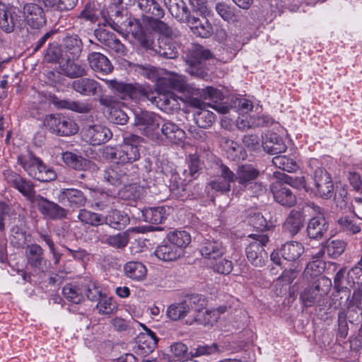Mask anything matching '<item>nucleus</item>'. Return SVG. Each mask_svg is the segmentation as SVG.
I'll use <instances>...</instances> for the list:
<instances>
[{
    "instance_id": "obj_1",
    "label": "nucleus",
    "mask_w": 362,
    "mask_h": 362,
    "mask_svg": "<svg viewBox=\"0 0 362 362\" xmlns=\"http://www.w3.org/2000/svg\"><path fill=\"white\" fill-rule=\"evenodd\" d=\"M140 137L132 134L124 138L123 143L118 146H105L103 156L106 159L111 160L119 165L124 166L132 163L140 158L138 144Z\"/></svg>"
},
{
    "instance_id": "obj_56",
    "label": "nucleus",
    "mask_w": 362,
    "mask_h": 362,
    "mask_svg": "<svg viewBox=\"0 0 362 362\" xmlns=\"http://www.w3.org/2000/svg\"><path fill=\"white\" fill-rule=\"evenodd\" d=\"M216 11L220 17L228 22L235 20V8L223 2H218L216 5Z\"/></svg>"
},
{
    "instance_id": "obj_62",
    "label": "nucleus",
    "mask_w": 362,
    "mask_h": 362,
    "mask_svg": "<svg viewBox=\"0 0 362 362\" xmlns=\"http://www.w3.org/2000/svg\"><path fill=\"white\" fill-rule=\"evenodd\" d=\"M134 33L136 34V40L140 44V45L144 48L146 51H151L153 52V45H156L151 34L146 33V32Z\"/></svg>"
},
{
    "instance_id": "obj_5",
    "label": "nucleus",
    "mask_w": 362,
    "mask_h": 362,
    "mask_svg": "<svg viewBox=\"0 0 362 362\" xmlns=\"http://www.w3.org/2000/svg\"><path fill=\"white\" fill-rule=\"evenodd\" d=\"M248 238L253 240L245 247V253L248 261L256 267H262L267 261V252L264 247L268 243L269 236L264 233H252Z\"/></svg>"
},
{
    "instance_id": "obj_32",
    "label": "nucleus",
    "mask_w": 362,
    "mask_h": 362,
    "mask_svg": "<svg viewBox=\"0 0 362 362\" xmlns=\"http://www.w3.org/2000/svg\"><path fill=\"white\" fill-rule=\"evenodd\" d=\"M328 224L322 216L312 218L307 226L308 236L311 239H320L327 233Z\"/></svg>"
},
{
    "instance_id": "obj_36",
    "label": "nucleus",
    "mask_w": 362,
    "mask_h": 362,
    "mask_svg": "<svg viewBox=\"0 0 362 362\" xmlns=\"http://www.w3.org/2000/svg\"><path fill=\"white\" fill-rule=\"evenodd\" d=\"M129 222V218L127 214L117 209L111 210L103 217V223L117 230L124 228Z\"/></svg>"
},
{
    "instance_id": "obj_23",
    "label": "nucleus",
    "mask_w": 362,
    "mask_h": 362,
    "mask_svg": "<svg viewBox=\"0 0 362 362\" xmlns=\"http://www.w3.org/2000/svg\"><path fill=\"white\" fill-rule=\"evenodd\" d=\"M135 2L147 18L158 20L165 16V11L156 0H135Z\"/></svg>"
},
{
    "instance_id": "obj_26",
    "label": "nucleus",
    "mask_w": 362,
    "mask_h": 362,
    "mask_svg": "<svg viewBox=\"0 0 362 362\" xmlns=\"http://www.w3.org/2000/svg\"><path fill=\"white\" fill-rule=\"evenodd\" d=\"M262 147L269 154H278L286 151L287 147L284 139L276 133L269 132L262 140Z\"/></svg>"
},
{
    "instance_id": "obj_63",
    "label": "nucleus",
    "mask_w": 362,
    "mask_h": 362,
    "mask_svg": "<svg viewBox=\"0 0 362 362\" xmlns=\"http://www.w3.org/2000/svg\"><path fill=\"white\" fill-rule=\"evenodd\" d=\"M213 269L215 272L221 274H229L233 269V263L227 259H221L218 261L211 262Z\"/></svg>"
},
{
    "instance_id": "obj_41",
    "label": "nucleus",
    "mask_w": 362,
    "mask_h": 362,
    "mask_svg": "<svg viewBox=\"0 0 362 362\" xmlns=\"http://www.w3.org/2000/svg\"><path fill=\"white\" fill-rule=\"evenodd\" d=\"M44 60L47 63H57L60 67L66 60L62 46L57 42L49 44L44 54Z\"/></svg>"
},
{
    "instance_id": "obj_64",
    "label": "nucleus",
    "mask_w": 362,
    "mask_h": 362,
    "mask_svg": "<svg viewBox=\"0 0 362 362\" xmlns=\"http://www.w3.org/2000/svg\"><path fill=\"white\" fill-rule=\"evenodd\" d=\"M186 165L189 168L188 174L190 176H195L202 168L201 160L196 155H190L187 160Z\"/></svg>"
},
{
    "instance_id": "obj_11",
    "label": "nucleus",
    "mask_w": 362,
    "mask_h": 362,
    "mask_svg": "<svg viewBox=\"0 0 362 362\" xmlns=\"http://www.w3.org/2000/svg\"><path fill=\"white\" fill-rule=\"evenodd\" d=\"M34 203L39 211L49 219L62 220L67 217L69 211L66 209L40 194L37 195Z\"/></svg>"
},
{
    "instance_id": "obj_7",
    "label": "nucleus",
    "mask_w": 362,
    "mask_h": 362,
    "mask_svg": "<svg viewBox=\"0 0 362 362\" xmlns=\"http://www.w3.org/2000/svg\"><path fill=\"white\" fill-rule=\"evenodd\" d=\"M83 141L93 146H98L109 141L112 133L105 125L93 124L85 126L81 130Z\"/></svg>"
},
{
    "instance_id": "obj_18",
    "label": "nucleus",
    "mask_w": 362,
    "mask_h": 362,
    "mask_svg": "<svg viewBox=\"0 0 362 362\" xmlns=\"http://www.w3.org/2000/svg\"><path fill=\"white\" fill-rule=\"evenodd\" d=\"M71 87L76 92L85 96H94L102 92V86L99 82L93 78L83 76L74 81Z\"/></svg>"
},
{
    "instance_id": "obj_42",
    "label": "nucleus",
    "mask_w": 362,
    "mask_h": 362,
    "mask_svg": "<svg viewBox=\"0 0 362 362\" xmlns=\"http://www.w3.org/2000/svg\"><path fill=\"white\" fill-rule=\"evenodd\" d=\"M160 98L161 100L159 104L160 107L166 112L177 111L181 109V103H185L181 97L172 92L161 94Z\"/></svg>"
},
{
    "instance_id": "obj_61",
    "label": "nucleus",
    "mask_w": 362,
    "mask_h": 362,
    "mask_svg": "<svg viewBox=\"0 0 362 362\" xmlns=\"http://www.w3.org/2000/svg\"><path fill=\"white\" fill-rule=\"evenodd\" d=\"M134 33L136 34V40L140 44V45L144 48L146 51H151L153 52V45H156L151 34L146 33V32Z\"/></svg>"
},
{
    "instance_id": "obj_37",
    "label": "nucleus",
    "mask_w": 362,
    "mask_h": 362,
    "mask_svg": "<svg viewBox=\"0 0 362 362\" xmlns=\"http://www.w3.org/2000/svg\"><path fill=\"white\" fill-rule=\"evenodd\" d=\"M305 252L304 246L297 241H288L283 244L281 247L282 257L291 262L297 260Z\"/></svg>"
},
{
    "instance_id": "obj_29",
    "label": "nucleus",
    "mask_w": 362,
    "mask_h": 362,
    "mask_svg": "<svg viewBox=\"0 0 362 362\" xmlns=\"http://www.w3.org/2000/svg\"><path fill=\"white\" fill-rule=\"evenodd\" d=\"M171 15L181 22H190V11L183 0H164Z\"/></svg>"
},
{
    "instance_id": "obj_48",
    "label": "nucleus",
    "mask_w": 362,
    "mask_h": 362,
    "mask_svg": "<svg viewBox=\"0 0 362 362\" xmlns=\"http://www.w3.org/2000/svg\"><path fill=\"white\" fill-rule=\"evenodd\" d=\"M346 245V243L343 240L328 239L325 240L327 256L332 259H337L344 253Z\"/></svg>"
},
{
    "instance_id": "obj_10",
    "label": "nucleus",
    "mask_w": 362,
    "mask_h": 362,
    "mask_svg": "<svg viewBox=\"0 0 362 362\" xmlns=\"http://www.w3.org/2000/svg\"><path fill=\"white\" fill-rule=\"evenodd\" d=\"M159 117L151 112L135 114L134 124L148 137L154 139L158 136Z\"/></svg>"
},
{
    "instance_id": "obj_31",
    "label": "nucleus",
    "mask_w": 362,
    "mask_h": 362,
    "mask_svg": "<svg viewBox=\"0 0 362 362\" xmlns=\"http://www.w3.org/2000/svg\"><path fill=\"white\" fill-rule=\"evenodd\" d=\"M305 217L302 212L293 209L284 223V228L291 236L297 234L303 227Z\"/></svg>"
},
{
    "instance_id": "obj_58",
    "label": "nucleus",
    "mask_w": 362,
    "mask_h": 362,
    "mask_svg": "<svg viewBox=\"0 0 362 362\" xmlns=\"http://www.w3.org/2000/svg\"><path fill=\"white\" fill-rule=\"evenodd\" d=\"M109 119L115 124L124 125L128 122L129 116L124 110L112 107L110 111Z\"/></svg>"
},
{
    "instance_id": "obj_12",
    "label": "nucleus",
    "mask_w": 362,
    "mask_h": 362,
    "mask_svg": "<svg viewBox=\"0 0 362 362\" xmlns=\"http://www.w3.org/2000/svg\"><path fill=\"white\" fill-rule=\"evenodd\" d=\"M204 300L201 298V301L195 303L197 309H193L192 315L189 316L185 322L187 325H192L194 323L202 325L204 326H213L218 320V312H212L205 309Z\"/></svg>"
},
{
    "instance_id": "obj_47",
    "label": "nucleus",
    "mask_w": 362,
    "mask_h": 362,
    "mask_svg": "<svg viewBox=\"0 0 362 362\" xmlns=\"http://www.w3.org/2000/svg\"><path fill=\"white\" fill-rule=\"evenodd\" d=\"M337 223L340 231L348 235H355L361 230V225L357 223L354 217L344 216L338 218Z\"/></svg>"
},
{
    "instance_id": "obj_44",
    "label": "nucleus",
    "mask_w": 362,
    "mask_h": 362,
    "mask_svg": "<svg viewBox=\"0 0 362 362\" xmlns=\"http://www.w3.org/2000/svg\"><path fill=\"white\" fill-rule=\"evenodd\" d=\"M99 240L104 244H107L115 249L122 250L128 244L129 235L127 232L119 233L112 235H101Z\"/></svg>"
},
{
    "instance_id": "obj_49",
    "label": "nucleus",
    "mask_w": 362,
    "mask_h": 362,
    "mask_svg": "<svg viewBox=\"0 0 362 362\" xmlns=\"http://www.w3.org/2000/svg\"><path fill=\"white\" fill-rule=\"evenodd\" d=\"M321 296L320 286L319 285H315L305 288L300 293V298L305 306L310 307L317 300H320Z\"/></svg>"
},
{
    "instance_id": "obj_43",
    "label": "nucleus",
    "mask_w": 362,
    "mask_h": 362,
    "mask_svg": "<svg viewBox=\"0 0 362 362\" xmlns=\"http://www.w3.org/2000/svg\"><path fill=\"white\" fill-rule=\"evenodd\" d=\"M83 281L78 284H67L62 290L64 296L70 302L78 304L83 300Z\"/></svg>"
},
{
    "instance_id": "obj_25",
    "label": "nucleus",
    "mask_w": 362,
    "mask_h": 362,
    "mask_svg": "<svg viewBox=\"0 0 362 362\" xmlns=\"http://www.w3.org/2000/svg\"><path fill=\"white\" fill-rule=\"evenodd\" d=\"M218 140L229 159L234 161L245 159L246 153L240 144L223 135H219Z\"/></svg>"
},
{
    "instance_id": "obj_54",
    "label": "nucleus",
    "mask_w": 362,
    "mask_h": 362,
    "mask_svg": "<svg viewBox=\"0 0 362 362\" xmlns=\"http://www.w3.org/2000/svg\"><path fill=\"white\" fill-rule=\"evenodd\" d=\"M96 309L101 315H111L117 310V305L112 298L105 293L98 301Z\"/></svg>"
},
{
    "instance_id": "obj_4",
    "label": "nucleus",
    "mask_w": 362,
    "mask_h": 362,
    "mask_svg": "<svg viewBox=\"0 0 362 362\" xmlns=\"http://www.w3.org/2000/svg\"><path fill=\"white\" fill-rule=\"evenodd\" d=\"M211 54L209 49L203 46L192 45L184 57L187 67L186 71L191 76L204 78L206 73L204 70L203 62L209 59Z\"/></svg>"
},
{
    "instance_id": "obj_16",
    "label": "nucleus",
    "mask_w": 362,
    "mask_h": 362,
    "mask_svg": "<svg viewBox=\"0 0 362 362\" xmlns=\"http://www.w3.org/2000/svg\"><path fill=\"white\" fill-rule=\"evenodd\" d=\"M90 69L97 74L106 76L113 70V65L103 54L98 52H90L87 57Z\"/></svg>"
},
{
    "instance_id": "obj_55",
    "label": "nucleus",
    "mask_w": 362,
    "mask_h": 362,
    "mask_svg": "<svg viewBox=\"0 0 362 362\" xmlns=\"http://www.w3.org/2000/svg\"><path fill=\"white\" fill-rule=\"evenodd\" d=\"M77 217L81 223L93 226L103 223V216L101 214L91 212L86 209H81Z\"/></svg>"
},
{
    "instance_id": "obj_35",
    "label": "nucleus",
    "mask_w": 362,
    "mask_h": 362,
    "mask_svg": "<svg viewBox=\"0 0 362 362\" xmlns=\"http://www.w3.org/2000/svg\"><path fill=\"white\" fill-rule=\"evenodd\" d=\"M160 132L173 144H180L185 139V132L177 124L170 121L163 124Z\"/></svg>"
},
{
    "instance_id": "obj_30",
    "label": "nucleus",
    "mask_w": 362,
    "mask_h": 362,
    "mask_svg": "<svg viewBox=\"0 0 362 362\" xmlns=\"http://www.w3.org/2000/svg\"><path fill=\"white\" fill-rule=\"evenodd\" d=\"M154 254L160 260L172 262L182 256L183 250L170 243L158 245L156 248Z\"/></svg>"
},
{
    "instance_id": "obj_52",
    "label": "nucleus",
    "mask_w": 362,
    "mask_h": 362,
    "mask_svg": "<svg viewBox=\"0 0 362 362\" xmlns=\"http://www.w3.org/2000/svg\"><path fill=\"white\" fill-rule=\"evenodd\" d=\"M272 163L275 167L288 173L296 172L299 168L298 165L293 159L286 156L274 157Z\"/></svg>"
},
{
    "instance_id": "obj_24",
    "label": "nucleus",
    "mask_w": 362,
    "mask_h": 362,
    "mask_svg": "<svg viewBox=\"0 0 362 362\" xmlns=\"http://www.w3.org/2000/svg\"><path fill=\"white\" fill-rule=\"evenodd\" d=\"M260 175V171L253 165H240L236 170V181L244 188L251 184L252 182L258 180Z\"/></svg>"
},
{
    "instance_id": "obj_40",
    "label": "nucleus",
    "mask_w": 362,
    "mask_h": 362,
    "mask_svg": "<svg viewBox=\"0 0 362 362\" xmlns=\"http://www.w3.org/2000/svg\"><path fill=\"white\" fill-rule=\"evenodd\" d=\"M62 159L67 165L78 170H86L88 168H90L91 166H93V168L96 167V165L90 160L69 151L62 154Z\"/></svg>"
},
{
    "instance_id": "obj_34",
    "label": "nucleus",
    "mask_w": 362,
    "mask_h": 362,
    "mask_svg": "<svg viewBox=\"0 0 362 362\" xmlns=\"http://www.w3.org/2000/svg\"><path fill=\"white\" fill-rule=\"evenodd\" d=\"M60 73L70 78H81L86 75L83 65L75 62L72 57H67L59 68Z\"/></svg>"
},
{
    "instance_id": "obj_51",
    "label": "nucleus",
    "mask_w": 362,
    "mask_h": 362,
    "mask_svg": "<svg viewBox=\"0 0 362 362\" xmlns=\"http://www.w3.org/2000/svg\"><path fill=\"white\" fill-rule=\"evenodd\" d=\"M82 286L83 288V295L86 294L87 298L91 301H98L105 294L95 281L84 279Z\"/></svg>"
},
{
    "instance_id": "obj_60",
    "label": "nucleus",
    "mask_w": 362,
    "mask_h": 362,
    "mask_svg": "<svg viewBox=\"0 0 362 362\" xmlns=\"http://www.w3.org/2000/svg\"><path fill=\"white\" fill-rule=\"evenodd\" d=\"M98 15L94 7L90 4H87L83 11L77 16L76 22L78 21L85 20L91 23H94L98 21Z\"/></svg>"
},
{
    "instance_id": "obj_20",
    "label": "nucleus",
    "mask_w": 362,
    "mask_h": 362,
    "mask_svg": "<svg viewBox=\"0 0 362 362\" xmlns=\"http://www.w3.org/2000/svg\"><path fill=\"white\" fill-rule=\"evenodd\" d=\"M189 103L199 110L194 114V119L197 125L202 129H206L212 125L215 121L214 114L202 108L203 103L197 98H189Z\"/></svg>"
},
{
    "instance_id": "obj_28",
    "label": "nucleus",
    "mask_w": 362,
    "mask_h": 362,
    "mask_svg": "<svg viewBox=\"0 0 362 362\" xmlns=\"http://www.w3.org/2000/svg\"><path fill=\"white\" fill-rule=\"evenodd\" d=\"M83 42L78 35H67L63 40V49L65 57H72L77 59L83 50Z\"/></svg>"
},
{
    "instance_id": "obj_57",
    "label": "nucleus",
    "mask_w": 362,
    "mask_h": 362,
    "mask_svg": "<svg viewBox=\"0 0 362 362\" xmlns=\"http://www.w3.org/2000/svg\"><path fill=\"white\" fill-rule=\"evenodd\" d=\"M109 52L117 57H122L127 54V49L121 41L115 36L107 45Z\"/></svg>"
},
{
    "instance_id": "obj_39",
    "label": "nucleus",
    "mask_w": 362,
    "mask_h": 362,
    "mask_svg": "<svg viewBox=\"0 0 362 362\" xmlns=\"http://www.w3.org/2000/svg\"><path fill=\"white\" fill-rule=\"evenodd\" d=\"M123 269L126 277L136 281L144 280L147 274L146 266L140 262H128L124 265Z\"/></svg>"
},
{
    "instance_id": "obj_59",
    "label": "nucleus",
    "mask_w": 362,
    "mask_h": 362,
    "mask_svg": "<svg viewBox=\"0 0 362 362\" xmlns=\"http://www.w3.org/2000/svg\"><path fill=\"white\" fill-rule=\"evenodd\" d=\"M233 182L232 181L216 176L209 185L212 189L223 194L230 191V185Z\"/></svg>"
},
{
    "instance_id": "obj_8",
    "label": "nucleus",
    "mask_w": 362,
    "mask_h": 362,
    "mask_svg": "<svg viewBox=\"0 0 362 362\" xmlns=\"http://www.w3.org/2000/svg\"><path fill=\"white\" fill-rule=\"evenodd\" d=\"M201 301V296L199 294H192L185 298L179 303H174L168 306L166 315L172 320H180L192 313L193 309H197L195 303Z\"/></svg>"
},
{
    "instance_id": "obj_22",
    "label": "nucleus",
    "mask_w": 362,
    "mask_h": 362,
    "mask_svg": "<svg viewBox=\"0 0 362 362\" xmlns=\"http://www.w3.org/2000/svg\"><path fill=\"white\" fill-rule=\"evenodd\" d=\"M25 256L28 264L34 268L43 272L46 269V261L44 258V250L36 243L28 245Z\"/></svg>"
},
{
    "instance_id": "obj_13",
    "label": "nucleus",
    "mask_w": 362,
    "mask_h": 362,
    "mask_svg": "<svg viewBox=\"0 0 362 362\" xmlns=\"http://www.w3.org/2000/svg\"><path fill=\"white\" fill-rule=\"evenodd\" d=\"M4 177L8 182H9L29 201L33 203L35 202L37 199V195L35 194L34 189L35 185L31 181L23 178L20 175L12 171H7L6 173H4Z\"/></svg>"
},
{
    "instance_id": "obj_19",
    "label": "nucleus",
    "mask_w": 362,
    "mask_h": 362,
    "mask_svg": "<svg viewBox=\"0 0 362 362\" xmlns=\"http://www.w3.org/2000/svg\"><path fill=\"white\" fill-rule=\"evenodd\" d=\"M58 201L65 206L78 208L86 204V198L81 190L71 188L61 191L58 194Z\"/></svg>"
},
{
    "instance_id": "obj_17",
    "label": "nucleus",
    "mask_w": 362,
    "mask_h": 362,
    "mask_svg": "<svg viewBox=\"0 0 362 362\" xmlns=\"http://www.w3.org/2000/svg\"><path fill=\"white\" fill-rule=\"evenodd\" d=\"M127 173L126 167L115 162L104 170L103 177L107 183L113 186H119L127 182Z\"/></svg>"
},
{
    "instance_id": "obj_50",
    "label": "nucleus",
    "mask_w": 362,
    "mask_h": 362,
    "mask_svg": "<svg viewBox=\"0 0 362 362\" xmlns=\"http://www.w3.org/2000/svg\"><path fill=\"white\" fill-rule=\"evenodd\" d=\"M169 242L175 246L182 249L187 247L191 242V236L185 230H173L168 234Z\"/></svg>"
},
{
    "instance_id": "obj_3",
    "label": "nucleus",
    "mask_w": 362,
    "mask_h": 362,
    "mask_svg": "<svg viewBox=\"0 0 362 362\" xmlns=\"http://www.w3.org/2000/svg\"><path fill=\"white\" fill-rule=\"evenodd\" d=\"M111 88L120 93L129 96L134 100H149L151 103L160 107L161 100L160 96L162 93L153 91L149 87H144L139 85L124 83L117 81H110Z\"/></svg>"
},
{
    "instance_id": "obj_6",
    "label": "nucleus",
    "mask_w": 362,
    "mask_h": 362,
    "mask_svg": "<svg viewBox=\"0 0 362 362\" xmlns=\"http://www.w3.org/2000/svg\"><path fill=\"white\" fill-rule=\"evenodd\" d=\"M44 124L52 133L62 136L75 134L78 130V125L74 120L61 115L47 116Z\"/></svg>"
},
{
    "instance_id": "obj_45",
    "label": "nucleus",
    "mask_w": 362,
    "mask_h": 362,
    "mask_svg": "<svg viewBox=\"0 0 362 362\" xmlns=\"http://www.w3.org/2000/svg\"><path fill=\"white\" fill-rule=\"evenodd\" d=\"M142 216L146 222L159 224L167 216V209L165 206L152 207L142 211Z\"/></svg>"
},
{
    "instance_id": "obj_9",
    "label": "nucleus",
    "mask_w": 362,
    "mask_h": 362,
    "mask_svg": "<svg viewBox=\"0 0 362 362\" xmlns=\"http://www.w3.org/2000/svg\"><path fill=\"white\" fill-rule=\"evenodd\" d=\"M23 23L21 11L0 2V29L5 33H13Z\"/></svg>"
},
{
    "instance_id": "obj_2",
    "label": "nucleus",
    "mask_w": 362,
    "mask_h": 362,
    "mask_svg": "<svg viewBox=\"0 0 362 362\" xmlns=\"http://www.w3.org/2000/svg\"><path fill=\"white\" fill-rule=\"evenodd\" d=\"M17 163L29 176L40 182H49L57 177L52 169L45 165L42 160L30 151L21 153L18 156Z\"/></svg>"
},
{
    "instance_id": "obj_46",
    "label": "nucleus",
    "mask_w": 362,
    "mask_h": 362,
    "mask_svg": "<svg viewBox=\"0 0 362 362\" xmlns=\"http://www.w3.org/2000/svg\"><path fill=\"white\" fill-rule=\"evenodd\" d=\"M190 28L193 33L201 37H208L212 32V28L209 22L204 18L200 20L197 18L190 16Z\"/></svg>"
},
{
    "instance_id": "obj_15",
    "label": "nucleus",
    "mask_w": 362,
    "mask_h": 362,
    "mask_svg": "<svg viewBox=\"0 0 362 362\" xmlns=\"http://www.w3.org/2000/svg\"><path fill=\"white\" fill-rule=\"evenodd\" d=\"M22 13L25 21L31 28L40 29L46 23L43 9L36 4H25Z\"/></svg>"
},
{
    "instance_id": "obj_27",
    "label": "nucleus",
    "mask_w": 362,
    "mask_h": 362,
    "mask_svg": "<svg viewBox=\"0 0 362 362\" xmlns=\"http://www.w3.org/2000/svg\"><path fill=\"white\" fill-rule=\"evenodd\" d=\"M153 52L166 59H175L178 56V51L172 40L166 36L158 39L157 43L153 45Z\"/></svg>"
},
{
    "instance_id": "obj_53",
    "label": "nucleus",
    "mask_w": 362,
    "mask_h": 362,
    "mask_svg": "<svg viewBox=\"0 0 362 362\" xmlns=\"http://www.w3.org/2000/svg\"><path fill=\"white\" fill-rule=\"evenodd\" d=\"M187 181L179 177V173L173 175L170 178V190L172 194L177 198H182L186 195Z\"/></svg>"
},
{
    "instance_id": "obj_14",
    "label": "nucleus",
    "mask_w": 362,
    "mask_h": 362,
    "mask_svg": "<svg viewBox=\"0 0 362 362\" xmlns=\"http://www.w3.org/2000/svg\"><path fill=\"white\" fill-rule=\"evenodd\" d=\"M314 182L316 194L323 199L332 196L334 185L329 174L323 168H319L314 173Z\"/></svg>"
},
{
    "instance_id": "obj_33",
    "label": "nucleus",
    "mask_w": 362,
    "mask_h": 362,
    "mask_svg": "<svg viewBox=\"0 0 362 362\" xmlns=\"http://www.w3.org/2000/svg\"><path fill=\"white\" fill-rule=\"evenodd\" d=\"M158 339L153 332L146 329V333L140 334L136 338L138 349L143 354L151 353L157 346Z\"/></svg>"
},
{
    "instance_id": "obj_21",
    "label": "nucleus",
    "mask_w": 362,
    "mask_h": 362,
    "mask_svg": "<svg viewBox=\"0 0 362 362\" xmlns=\"http://www.w3.org/2000/svg\"><path fill=\"white\" fill-rule=\"evenodd\" d=\"M199 250L203 257L211 262L219 259L226 252L222 243L214 240H204L200 245Z\"/></svg>"
},
{
    "instance_id": "obj_38",
    "label": "nucleus",
    "mask_w": 362,
    "mask_h": 362,
    "mask_svg": "<svg viewBox=\"0 0 362 362\" xmlns=\"http://www.w3.org/2000/svg\"><path fill=\"white\" fill-rule=\"evenodd\" d=\"M274 200L284 206L291 207L296 203V197L291 189L280 185L272 189Z\"/></svg>"
}]
</instances>
